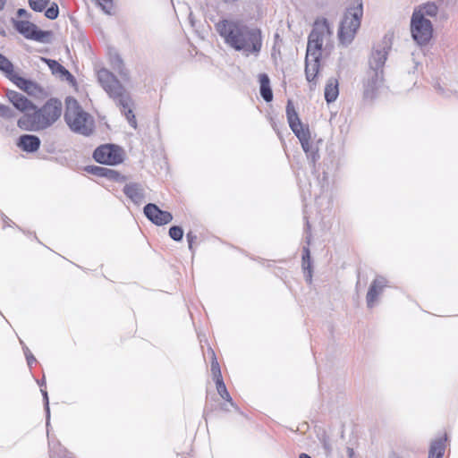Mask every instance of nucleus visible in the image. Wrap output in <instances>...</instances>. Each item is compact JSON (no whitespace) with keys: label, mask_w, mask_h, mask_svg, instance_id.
Masks as SVG:
<instances>
[{"label":"nucleus","mask_w":458,"mask_h":458,"mask_svg":"<svg viewBox=\"0 0 458 458\" xmlns=\"http://www.w3.org/2000/svg\"><path fill=\"white\" fill-rule=\"evenodd\" d=\"M169 236L176 241V242H179L182 239V236H183V230L182 227L180 226H172L170 229H169Z\"/></svg>","instance_id":"obj_35"},{"label":"nucleus","mask_w":458,"mask_h":458,"mask_svg":"<svg viewBox=\"0 0 458 458\" xmlns=\"http://www.w3.org/2000/svg\"><path fill=\"white\" fill-rule=\"evenodd\" d=\"M286 115L289 126L299 139L300 142L310 140V132L308 127H304L301 123L297 112L291 100L288 101L286 106Z\"/></svg>","instance_id":"obj_9"},{"label":"nucleus","mask_w":458,"mask_h":458,"mask_svg":"<svg viewBox=\"0 0 458 458\" xmlns=\"http://www.w3.org/2000/svg\"><path fill=\"white\" fill-rule=\"evenodd\" d=\"M111 65L123 80L126 81L129 79V72L125 68L123 61L118 55L111 56Z\"/></svg>","instance_id":"obj_24"},{"label":"nucleus","mask_w":458,"mask_h":458,"mask_svg":"<svg viewBox=\"0 0 458 458\" xmlns=\"http://www.w3.org/2000/svg\"><path fill=\"white\" fill-rule=\"evenodd\" d=\"M58 13L59 10L57 4L53 3L48 8L46 9L45 16L50 20H55L57 18Z\"/></svg>","instance_id":"obj_36"},{"label":"nucleus","mask_w":458,"mask_h":458,"mask_svg":"<svg viewBox=\"0 0 458 458\" xmlns=\"http://www.w3.org/2000/svg\"><path fill=\"white\" fill-rule=\"evenodd\" d=\"M437 12L438 8L433 3H428L413 11V13H418L419 14H421V16L425 18L435 17L437 14Z\"/></svg>","instance_id":"obj_27"},{"label":"nucleus","mask_w":458,"mask_h":458,"mask_svg":"<svg viewBox=\"0 0 458 458\" xmlns=\"http://www.w3.org/2000/svg\"><path fill=\"white\" fill-rule=\"evenodd\" d=\"M51 69L54 74L59 75L61 78H65L66 80H72V75L58 62L50 59H43Z\"/></svg>","instance_id":"obj_25"},{"label":"nucleus","mask_w":458,"mask_h":458,"mask_svg":"<svg viewBox=\"0 0 458 458\" xmlns=\"http://www.w3.org/2000/svg\"><path fill=\"white\" fill-rule=\"evenodd\" d=\"M324 94L327 103H333L337 99L339 95V82L337 79L331 77L327 80Z\"/></svg>","instance_id":"obj_19"},{"label":"nucleus","mask_w":458,"mask_h":458,"mask_svg":"<svg viewBox=\"0 0 458 458\" xmlns=\"http://www.w3.org/2000/svg\"><path fill=\"white\" fill-rule=\"evenodd\" d=\"M92 1L95 2L105 13H106L108 15H112L114 13V4L113 0H92Z\"/></svg>","instance_id":"obj_31"},{"label":"nucleus","mask_w":458,"mask_h":458,"mask_svg":"<svg viewBox=\"0 0 458 458\" xmlns=\"http://www.w3.org/2000/svg\"><path fill=\"white\" fill-rule=\"evenodd\" d=\"M386 285L387 280L384 276H378L373 280L366 296L369 308H372L375 305L378 296L382 293Z\"/></svg>","instance_id":"obj_14"},{"label":"nucleus","mask_w":458,"mask_h":458,"mask_svg":"<svg viewBox=\"0 0 458 458\" xmlns=\"http://www.w3.org/2000/svg\"><path fill=\"white\" fill-rule=\"evenodd\" d=\"M303 255L308 257V267H310V252L308 247L303 248Z\"/></svg>","instance_id":"obj_43"},{"label":"nucleus","mask_w":458,"mask_h":458,"mask_svg":"<svg viewBox=\"0 0 458 458\" xmlns=\"http://www.w3.org/2000/svg\"><path fill=\"white\" fill-rule=\"evenodd\" d=\"M410 30L412 39L420 47L426 46L432 38V22L418 13H412Z\"/></svg>","instance_id":"obj_6"},{"label":"nucleus","mask_w":458,"mask_h":458,"mask_svg":"<svg viewBox=\"0 0 458 458\" xmlns=\"http://www.w3.org/2000/svg\"><path fill=\"white\" fill-rule=\"evenodd\" d=\"M317 437L319 441V443L322 445V447L324 449L325 454L327 456L330 455L333 450L331 439L327 433V431L323 428H319L317 431Z\"/></svg>","instance_id":"obj_26"},{"label":"nucleus","mask_w":458,"mask_h":458,"mask_svg":"<svg viewBox=\"0 0 458 458\" xmlns=\"http://www.w3.org/2000/svg\"><path fill=\"white\" fill-rule=\"evenodd\" d=\"M0 70L9 78L13 72V64L3 55L0 54Z\"/></svg>","instance_id":"obj_33"},{"label":"nucleus","mask_w":458,"mask_h":458,"mask_svg":"<svg viewBox=\"0 0 458 458\" xmlns=\"http://www.w3.org/2000/svg\"><path fill=\"white\" fill-rule=\"evenodd\" d=\"M212 354L211 360V373L215 381L223 379L219 363L216 360V354L212 349H209Z\"/></svg>","instance_id":"obj_30"},{"label":"nucleus","mask_w":458,"mask_h":458,"mask_svg":"<svg viewBox=\"0 0 458 458\" xmlns=\"http://www.w3.org/2000/svg\"><path fill=\"white\" fill-rule=\"evenodd\" d=\"M300 458H311L310 455H308L307 454H301L300 455Z\"/></svg>","instance_id":"obj_46"},{"label":"nucleus","mask_w":458,"mask_h":458,"mask_svg":"<svg viewBox=\"0 0 458 458\" xmlns=\"http://www.w3.org/2000/svg\"><path fill=\"white\" fill-rule=\"evenodd\" d=\"M384 72L368 70L363 80V96L372 99L377 96V90L382 87Z\"/></svg>","instance_id":"obj_10"},{"label":"nucleus","mask_w":458,"mask_h":458,"mask_svg":"<svg viewBox=\"0 0 458 458\" xmlns=\"http://www.w3.org/2000/svg\"><path fill=\"white\" fill-rule=\"evenodd\" d=\"M87 171L91 173L92 174L100 176V177H106L113 180H118L120 177V174L118 172L106 168V167H101L97 165L89 166L87 168Z\"/></svg>","instance_id":"obj_23"},{"label":"nucleus","mask_w":458,"mask_h":458,"mask_svg":"<svg viewBox=\"0 0 458 458\" xmlns=\"http://www.w3.org/2000/svg\"><path fill=\"white\" fill-rule=\"evenodd\" d=\"M7 0H0V10H3Z\"/></svg>","instance_id":"obj_45"},{"label":"nucleus","mask_w":458,"mask_h":458,"mask_svg":"<svg viewBox=\"0 0 458 458\" xmlns=\"http://www.w3.org/2000/svg\"><path fill=\"white\" fill-rule=\"evenodd\" d=\"M302 267L304 270L308 269L309 274L307 276V280L311 281V272H310V267H308V257H305V255H302Z\"/></svg>","instance_id":"obj_40"},{"label":"nucleus","mask_w":458,"mask_h":458,"mask_svg":"<svg viewBox=\"0 0 458 458\" xmlns=\"http://www.w3.org/2000/svg\"><path fill=\"white\" fill-rule=\"evenodd\" d=\"M98 81L106 94L120 107L128 123L132 128L137 127V121L131 109V99L124 87L117 78L107 69L100 68L97 71Z\"/></svg>","instance_id":"obj_2"},{"label":"nucleus","mask_w":458,"mask_h":458,"mask_svg":"<svg viewBox=\"0 0 458 458\" xmlns=\"http://www.w3.org/2000/svg\"><path fill=\"white\" fill-rule=\"evenodd\" d=\"M186 237L189 244V249L192 250V244L197 240V236L193 234L191 232H189Z\"/></svg>","instance_id":"obj_41"},{"label":"nucleus","mask_w":458,"mask_h":458,"mask_svg":"<svg viewBox=\"0 0 458 458\" xmlns=\"http://www.w3.org/2000/svg\"><path fill=\"white\" fill-rule=\"evenodd\" d=\"M93 157L98 163L110 165H118L123 160L122 148L112 144L97 148L93 153Z\"/></svg>","instance_id":"obj_7"},{"label":"nucleus","mask_w":458,"mask_h":458,"mask_svg":"<svg viewBox=\"0 0 458 458\" xmlns=\"http://www.w3.org/2000/svg\"><path fill=\"white\" fill-rule=\"evenodd\" d=\"M6 97L13 106L19 111L23 112L24 114H30L31 110L36 109V106L30 100L17 91L8 90Z\"/></svg>","instance_id":"obj_13"},{"label":"nucleus","mask_w":458,"mask_h":458,"mask_svg":"<svg viewBox=\"0 0 458 458\" xmlns=\"http://www.w3.org/2000/svg\"><path fill=\"white\" fill-rule=\"evenodd\" d=\"M45 400V408L47 412V426L49 424V419H50V410H49V403H48V396L47 393L46 391H42Z\"/></svg>","instance_id":"obj_39"},{"label":"nucleus","mask_w":458,"mask_h":458,"mask_svg":"<svg viewBox=\"0 0 458 458\" xmlns=\"http://www.w3.org/2000/svg\"><path fill=\"white\" fill-rule=\"evenodd\" d=\"M64 119L72 131L88 136L93 131V120L72 98H66Z\"/></svg>","instance_id":"obj_5"},{"label":"nucleus","mask_w":458,"mask_h":458,"mask_svg":"<svg viewBox=\"0 0 458 458\" xmlns=\"http://www.w3.org/2000/svg\"><path fill=\"white\" fill-rule=\"evenodd\" d=\"M363 16L362 0H353L346 8L338 28V39L344 46L350 45L360 26Z\"/></svg>","instance_id":"obj_4"},{"label":"nucleus","mask_w":458,"mask_h":458,"mask_svg":"<svg viewBox=\"0 0 458 458\" xmlns=\"http://www.w3.org/2000/svg\"><path fill=\"white\" fill-rule=\"evenodd\" d=\"M123 193L135 204H140L144 199V189L137 182L125 184Z\"/></svg>","instance_id":"obj_17"},{"label":"nucleus","mask_w":458,"mask_h":458,"mask_svg":"<svg viewBox=\"0 0 458 458\" xmlns=\"http://www.w3.org/2000/svg\"><path fill=\"white\" fill-rule=\"evenodd\" d=\"M446 435L433 440L430 444L428 458H443L445 449Z\"/></svg>","instance_id":"obj_20"},{"label":"nucleus","mask_w":458,"mask_h":458,"mask_svg":"<svg viewBox=\"0 0 458 458\" xmlns=\"http://www.w3.org/2000/svg\"><path fill=\"white\" fill-rule=\"evenodd\" d=\"M320 60H308L305 59V75L310 83L314 86L317 85L316 78L319 71Z\"/></svg>","instance_id":"obj_21"},{"label":"nucleus","mask_w":458,"mask_h":458,"mask_svg":"<svg viewBox=\"0 0 458 458\" xmlns=\"http://www.w3.org/2000/svg\"><path fill=\"white\" fill-rule=\"evenodd\" d=\"M0 116L10 119L14 117V112L9 106L0 104Z\"/></svg>","instance_id":"obj_37"},{"label":"nucleus","mask_w":458,"mask_h":458,"mask_svg":"<svg viewBox=\"0 0 458 458\" xmlns=\"http://www.w3.org/2000/svg\"><path fill=\"white\" fill-rule=\"evenodd\" d=\"M23 352H24V354L26 356V360H27L28 365L30 366L33 362L36 361V359H35V357L33 356V354L30 352V349L27 346L23 347Z\"/></svg>","instance_id":"obj_38"},{"label":"nucleus","mask_w":458,"mask_h":458,"mask_svg":"<svg viewBox=\"0 0 458 458\" xmlns=\"http://www.w3.org/2000/svg\"><path fill=\"white\" fill-rule=\"evenodd\" d=\"M17 15L19 17H23L24 16V17H27V18H29L30 16V13L27 12V10L22 9V8H21V9H19L17 11Z\"/></svg>","instance_id":"obj_42"},{"label":"nucleus","mask_w":458,"mask_h":458,"mask_svg":"<svg viewBox=\"0 0 458 458\" xmlns=\"http://www.w3.org/2000/svg\"><path fill=\"white\" fill-rule=\"evenodd\" d=\"M216 30L226 45L246 55H257L261 49L260 30L242 21L224 19L216 23Z\"/></svg>","instance_id":"obj_1"},{"label":"nucleus","mask_w":458,"mask_h":458,"mask_svg":"<svg viewBox=\"0 0 458 458\" xmlns=\"http://www.w3.org/2000/svg\"><path fill=\"white\" fill-rule=\"evenodd\" d=\"M15 30L28 39L40 43H47L49 40L50 32L38 30L37 26L29 21H18L13 19Z\"/></svg>","instance_id":"obj_8"},{"label":"nucleus","mask_w":458,"mask_h":458,"mask_svg":"<svg viewBox=\"0 0 458 458\" xmlns=\"http://www.w3.org/2000/svg\"><path fill=\"white\" fill-rule=\"evenodd\" d=\"M301 144L303 151L307 155V157L310 159L312 163H315L318 158V155L317 149L310 143V140H303Z\"/></svg>","instance_id":"obj_29"},{"label":"nucleus","mask_w":458,"mask_h":458,"mask_svg":"<svg viewBox=\"0 0 458 458\" xmlns=\"http://www.w3.org/2000/svg\"><path fill=\"white\" fill-rule=\"evenodd\" d=\"M49 3L50 0H29L30 7L35 12L44 11Z\"/></svg>","instance_id":"obj_34"},{"label":"nucleus","mask_w":458,"mask_h":458,"mask_svg":"<svg viewBox=\"0 0 458 458\" xmlns=\"http://www.w3.org/2000/svg\"><path fill=\"white\" fill-rule=\"evenodd\" d=\"M216 386L218 394L225 401L229 402L231 404H233L232 398L226 389L225 384L224 383V380H216Z\"/></svg>","instance_id":"obj_32"},{"label":"nucleus","mask_w":458,"mask_h":458,"mask_svg":"<svg viewBox=\"0 0 458 458\" xmlns=\"http://www.w3.org/2000/svg\"><path fill=\"white\" fill-rule=\"evenodd\" d=\"M389 49L390 47L386 44L377 46L371 53L369 61V70L384 72V65L387 59Z\"/></svg>","instance_id":"obj_12"},{"label":"nucleus","mask_w":458,"mask_h":458,"mask_svg":"<svg viewBox=\"0 0 458 458\" xmlns=\"http://www.w3.org/2000/svg\"><path fill=\"white\" fill-rule=\"evenodd\" d=\"M18 146L26 152H35L39 148L40 140L38 136L25 134L19 138Z\"/></svg>","instance_id":"obj_18"},{"label":"nucleus","mask_w":458,"mask_h":458,"mask_svg":"<svg viewBox=\"0 0 458 458\" xmlns=\"http://www.w3.org/2000/svg\"><path fill=\"white\" fill-rule=\"evenodd\" d=\"M260 84V95L266 102H270L273 99V93L270 87V80L266 73L259 75Z\"/></svg>","instance_id":"obj_22"},{"label":"nucleus","mask_w":458,"mask_h":458,"mask_svg":"<svg viewBox=\"0 0 458 458\" xmlns=\"http://www.w3.org/2000/svg\"><path fill=\"white\" fill-rule=\"evenodd\" d=\"M23 114L17 122L19 128L24 131H38L55 123L62 114V103L57 99H49L41 108L31 110Z\"/></svg>","instance_id":"obj_3"},{"label":"nucleus","mask_w":458,"mask_h":458,"mask_svg":"<svg viewBox=\"0 0 458 458\" xmlns=\"http://www.w3.org/2000/svg\"><path fill=\"white\" fill-rule=\"evenodd\" d=\"M144 214L153 224L164 225L173 220V216L168 211L161 210L156 204L148 203L144 207Z\"/></svg>","instance_id":"obj_11"},{"label":"nucleus","mask_w":458,"mask_h":458,"mask_svg":"<svg viewBox=\"0 0 458 458\" xmlns=\"http://www.w3.org/2000/svg\"><path fill=\"white\" fill-rule=\"evenodd\" d=\"M329 35L330 30L327 21L322 23H316L309 36L308 40L312 43H317V45L322 47L324 42L327 40Z\"/></svg>","instance_id":"obj_15"},{"label":"nucleus","mask_w":458,"mask_h":458,"mask_svg":"<svg viewBox=\"0 0 458 458\" xmlns=\"http://www.w3.org/2000/svg\"><path fill=\"white\" fill-rule=\"evenodd\" d=\"M9 80L29 95H37L41 91L40 87L36 82L24 79L15 72L9 77Z\"/></svg>","instance_id":"obj_16"},{"label":"nucleus","mask_w":458,"mask_h":458,"mask_svg":"<svg viewBox=\"0 0 458 458\" xmlns=\"http://www.w3.org/2000/svg\"><path fill=\"white\" fill-rule=\"evenodd\" d=\"M322 55V47L317 43H312L308 40L306 58L308 60H320Z\"/></svg>","instance_id":"obj_28"},{"label":"nucleus","mask_w":458,"mask_h":458,"mask_svg":"<svg viewBox=\"0 0 458 458\" xmlns=\"http://www.w3.org/2000/svg\"><path fill=\"white\" fill-rule=\"evenodd\" d=\"M346 452H347V455H348L349 458H353L354 457L355 453H354L353 448L348 447Z\"/></svg>","instance_id":"obj_44"}]
</instances>
